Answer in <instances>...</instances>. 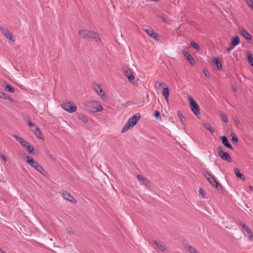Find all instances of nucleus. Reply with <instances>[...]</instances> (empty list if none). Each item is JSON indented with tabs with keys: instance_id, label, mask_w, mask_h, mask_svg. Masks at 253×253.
Here are the masks:
<instances>
[{
	"instance_id": "1",
	"label": "nucleus",
	"mask_w": 253,
	"mask_h": 253,
	"mask_svg": "<svg viewBox=\"0 0 253 253\" xmlns=\"http://www.w3.org/2000/svg\"><path fill=\"white\" fill-rule=\"evenodd\" d=\"M140 117L141 115L140 113H137L133 115L126 122L121 130V132L124 133L133 127L139 120Z\"/></svg>"
},
{
	"instance_id": "2",
	"label": "nucleus",
	"mask_w": 253,
	"mask_h": 253,
	"mask_svg": "<svg viewBox=\"0 0 253 253\" xmlns=\"http://www.w3.org/2000/svg\"><path fill=\"white\" fill-rule=\"evenodd\" d=\"M85 106L90 112L93 113L101 112L103 110V108L100 103L96 100H91L87 102L85 104Z\"/></svg>"
},
{
	"instance_id": "3",
	"label": "nucleus",
	"mask_w": 253,
	"mask_h": 253,
	"mask_svg": "<svg viewBox=\"0 0 253 253\" xmlns=\"http://www.w3.org/2000/svg\"><path fill=\"white\" fill-rule=\"evenodd\" d=\"M26 161L28 164L42 174L45 175L46 174V172L44 169L37 162L35 161L33 158L27 156Z\"/></svg>"
},
{
	"instance_id": "4",
	"label": "nucleus",
	"mask_w": 253,
	"mask_h": 253,
	"mask_svg": "<svg viewBox=\"0 0 253 253\" xmlns=\"http://www.w3.org/2000/svg\"><path fill=\"white\" fill-rule=\"evenodd\" d=\"M61 107L64 110L70 113L76 112L77 109V107L76 104L72 101H67L62 103Z\"/></svg>"
},
{
	"instance_id": "5",
	"label": "nucleus",
	"mask_w": 253,
	"mask_h": 253,
	"mask_svg": "<svg viewBox=\"0 0 253 253\" xmlns=\"http://www.w3.org/2000/svg\"><path fill=\"white\" fill-rule=\"evenodd\" d=\"M188 100L192 111L196 116L198 117L200 115V108L198 104L194 99L190 96H188Z\"/></svg>"
},
{
	"instance_id": "6",
	"label": "nucleus",
	"mask_w": 253,
	"mask_h": 253,
	"mask_svg": "<svg viewBox=\"0 0 253 253\" xmlns=\"http://www.w3.org/2000/svg\"><path fill=\"white\" fill-rule=\"evenodd\" d=\"M204 175L207 180L214 187L218 189L219 187H221V186L219 184V183L215 180L214 177L209 172L205 171L204 173Z\"/></svg>"
},
{
	"instance_id": "7",
	"label": "nucleus",
	"mask_w": 253,
	"mask_h": 253,
	"mask_svg": "<svg viewBox=\"0 0 253 253\" xmlns=\"http://www.w3.org/2000/svg\"><path fill=\"white\" fill-rule=\"evenodd\" d=\"M123 73L125 76L128 79V81L131 83H134L135 79L134 75L133 73L132 70L129 68L124 69Z\"/></svg>"
},
{
	"instance_id": "8",
	"label": "nucleus",
	"mask_w": 253,
	"mask_h": 253,
	"mask_svg": "<svg viewBox=\"0 0 253 253\" xmlns=\"http://www.w3.org/2000/svg\"><path fill=\"white\" fill-rule=\"evenodd\" d=\"M217 151L219 156L222 160L228 162H231L232 160L230 156L227 152H224L221 147L217 148Z\"/></svg>"
},
{
	"instance_id": "9",
	"label": "nucleus",
	"mask_w": 253,
	"mask_h": 253,
	"mask_svg": "<svg viewBox=\"0 0 253 253\" xmlns=\"http://www.w3.org/2000/svg\"><path fill=\"white\" fill-rule=\"evenodd\" d=\"M0 29L3 35L7 39L12 42L14 41L13 39L12 34L9 32V31L7 29L3 27H0Z\"/></svg>"
},
{
	"instance_id": "10",
	"label": "nucleus",
	"mask_w": 253,
	"mask_h": 253,
	"mask_svg": "<svg viewBox=\"0 0 253 253\" xmlns=\"http://www.w3.org/2000/svg\"><path fill=\"white\" fill-rule=\"evenodd\" d=\"M93 88L96 92L100 95L102 98H105L106 97L105 93L102 90L100 85L97 84H93Z\"/></svg>"
},
{
	"instance_id": "11",
	"label": "nucleus",
	"mask_w": 253,
	"mask_h": 253,
	"mask_svg": "<svg viewBox=\"0 0 253 253\" xmlns=\"http://www.w3.org/2000/svg\"><path fill=\"white\" fill-rule=\"evenodd\" d=\"M62 196L65 199L73 204H75L77 202L76 200L67 191L63 192Z\"/></svg>"
},
{
	"instance_id": "12",
	"label": "nucleus",
	"mask_w": 253,
	"mask_h": 253,
	"mask_svg": "<svg viewBox=\"0 0 253 253\" xmlns=\"http://www.w3.org/2000/svg\"><path fill=\"white\" fill-rule=\"evenodd\" d=\"M240 225L243 228L245 231L246 232L247 235L248 236L249 239L251 240H253V234L252 232V231L250 230V229L245 225L243 222L240 223Z\"/></svg>"
},
{
	"instance_id": "13",
	"label": "nucleus",
	"mask_w": 253,
	"mask_h": 253,
	"mask_svg": "<svg viewBox=\"0 0 253 253\" xmlns=\"http://www.w3.org/2000/svg\"><path fill=\"white\" fill-rule=\"evenodd\" d=\"M137 178L141 185H144L146 188L149 187V181L141 175H137Z\"/></svg>"
},
{
	"instance_id": "14",
	"label": "nucleus",
	"mask_w": 253,
	"mask_h": 253,
	"mask_svg": "<svg viewBox=\"0 0 253 253\" xmlns=\"http://www.w3.org/2000/svg\"><path fill=\"white\" fill-rule=\"evenodd\" d=\"M90 33L91 31L86 30H81L79 32V36L84 39L89 38Z\"/></svg>"
},
{
	"instance_id": "15",
	"label": "nucleus",
	"mask_w": 253,
	"mask_h": 253,
	"mask_svg": "<svg viewBox=\"0 0 253 253\" xmlns=\"http://www.w3.org/2000/svg\"><path fill=\"white\" fill-rule=\"evenodd\" d=\"M182 52L183 55L187 59L189 63L192 65H194L195 63V62L193 58L192 57V56L185 50H182Z\"/></svg>"
},
{
	"instance_id": "16",
	"label": "nucleus",
	"mask_w": 253,
	"mask_h": 253,
	"mask_svg": "<svg viewBox=\"0 0 253 253\" xmlns=\"http://www.w3.org/2000/svg\"><path fill=\"white\" fill-rule=\"evenodd\" d=\"M144 31L151 38L155 40H158V35L152 29H146L144 30Z\"/></svg>"
},
{
	"instance_id": "17",
	"label": "nucleus",
	"mask_w": 253,
	"mask_h": 253,
	"mask_svg": "<svg viewBox=\"0 0 253 253\" xmlns=\"http://www.w3.org/2000/svg\"><path fill=\"white\" fill-rule=\"evenodd\" d=\"M13 136L16 139L17 141H18L20 144L23 147H25L26 145L29 143L27 141H26L24 139L21 138V137L16 135H13Z\"/></svg>"
},
{
	"instance_id": "18",
	"label": "nucleus",
	"mask_w": 253,
	"mask_h": 253,
	"mask_svg": "<svg viewBox=\"0 0 253 253\" xmlns=\"http://www.w3.org/2000/svg\"><path fill=\"white\" fill-rule=\"evenodd\" d=\"M240 32L243 36V37L247 40H251V35L244 29H241L240 30Z\"/></svg>"
},
{
	"instance_id": "19",
	"label": "nucleus",
	"mask_w": 253,
	"mask_h": 253,
	"mask_svg": "<svg viewBox=\"0 0 253 253\" xmlns=\"http://www.w3.org/2000/svg\"><path fill=\"white\" fill-rule=\"evenodd\" d=\"M222 144L226 147L232 149L233 148L231 144L229 143V141L225 136H222L221 137Z\"/></svg>"
},
{
	"instance_id": "20",
	"label": "nucleus",
	"mask_w": 253,
	"mask_h": 253,
	"mask_svg": "<svg viewBox=\"0 0 253 253\" xmlns=\"http://www.w3.org/2000/svg\"><path fill=\"white\" fill-rule=\"evenodd\" d=\"M90 39H91L92 40H94L95 42H98L99 41H100V38L99 37V36L98 34L94 32H91L89 38Z\"/></svg>"
},
{
	"instance_id": "21",
	"label": "nucleus",
	"mask_w": 253,
	"mask_h": 253,
	"mask_svg": "<svg viewBox=\"0 0 253 253\" xmlns=\"http://www.w3.org/2000/svg\"><path fill=\"white\" fill-rule=\"evenodd\" d=\"M213 63L214 67L218 70H221L222 69V64L219 60L217 58H214L213 59Z\"/></svg>"
},
{
	"instance_id": "22",
	"label": "nucleus",
	"mask_w": 253,
	"mask_h": 253,
	"mask_svg": "<svg viewBox=\"0 0 253 253\" xmlns=\"http://www.w3.org/2000/svg\"><path fill=\"white\" fill-rule=\"evenodd\" d=\"M32 130L37 137L41 139L42 138V133L40 130V128L37 126L35 128L32 129Z\"/></svg>"
},
{
	"instance_id": "23",
	"label": "nucleus",
	"mask_w": 253,
	"mask_h": 253,
	"mask_svg": "<svg viewBox=\"0 0 253 253\" xmlns=\"http://www.w3.org/2000/svg\"><path fill=\"white\" fill-rule=\"evenodd\" d=\"M78 119L84 123H86L88 122V117L83 114H78Z\"/></svg>"
},
{
	"instance_id": "24",
	"label": "nucleus",
	"mask_w": 253,
	"mask_h": 253,
	"mask_svg": "<svg viewBox=\"0 0 253 253\" xmlns=\"http://www.w3.org/2000/svg\"><path fill=\"white\" fill-rule=\"evenodd\" d=\"M240 42V41L239 38L238 36L235 37L231 41V46L232 47H235L239 44Z\"/></svg>"
},
{
	"instance_id": "25",
	"label": "nucleus",
	"mask_w": 253,
	"mask_h": 253,
	"mask_svg": "<svg viewBox=\"0 0 253 253\" xmlns=\"http://www.w3.org/2000/svg\"><path fill=\"white\" fill-rule=\"evenodd\" d=\"M177 115L179 118V119L182 125H185L186 124V119L185 117L183 116L182 113L180 111H178L177 113Z\"/></svg>"
},
{
	"instance_id": "26",
	"label": "nucleus",
	"mask_w": 253,
	"mask_h": 253,
	"mask_svg": "<svg viewBox=\"0 0 253 253\" xmlns=\"http://www.w3.org/2000/svg\"><path fill=\"white\" fill-rule=\"evenodd\" d=\"M203 125L205 127V128H206L208 130H209L211 133H213L214 130L211 127V125L209 123H206V122H204V123H203Z\"/></svg>"
},
{
	"instance_id": "27",
	"label": "nucleus",
	"mask_w": 253,
	"mask_h": 253,
	"mask_svg": "<svg viewBox=\"0 0 253 253\" xmlns=\"http://www.w3.org/2000/svg\"><path fill=\"white\" fill-rule=\"evenodd\" d=\"M234 173H235L236 175L238 177L242 179H245V176L240 172V170L238 169H237V168L234 169Z\"/></svg>"
},
{
	"instance_id": "28",
	"label": "nucleus",
	"mask_w": 253,
	"mask_h": 253,
	"mask_svg": "<svg viewBox=\"0 0 253 253\" xmlns=\"http://www.w3.org/2000/svg\"><path fill=\"white\" fill-rule=\"evenodd\" d=\"M155 244L161 251L165 252L166 251V248L160 243L157 241H155Z\"/></svg>"
},
{
	"instance_id": "29",
	"label": "nucleus",
	"mask_w": 253,
	"mask_h": 253,
	"mask_svg": "<svg viewBox=\"0 0 253 253\" xmlns=\"http://www.w3.org/2000/svg\"><path fill=\"white\" fill-rule=\"evenodd\" d=\"M163 94L166 99H168L169 96V89L168 87H165L164 88Z\"/></svg>"
},
{
	"instance_id": "30",
	"label": "nucleus",
	"mask_w": 253,
	"mask_h": 253,
	"mask_svg": "<svg viewBox=\"0 0 253 253\" xmlns=\"http://www.w3.org/2000/svg\"><path fill=\"white\" fill-rule=\"evenodd\" d=\"M25 148L26 149V150L30 153H33L34 148L33 146L31 145L29 143L26 145V146L25 147Z\"/></svg>"
},
{
	"instance_id": "31",
	"label": "nucleus",
	"mask_w": 253,
	"mask_h": 253,
	"mask_svg": "<svg viewBox=\"0 0 253 253\" xmlns=\"http://www.w3.org/2000/svg\"><path fill=\"white\" fill-rule=\"evenodd\" d=\"M231 136L232 142L235 144L237 143L238 141V139L236 135L234 133H232L231 134Z\"/></svg>"
},
{
	"instance_id": "32",
	"label": "nucleus",
	"mask_w": 253,
	"mask_h": 253,
	"mask_svg": "<svg viewBox=\"0 0 253 253\" xmlns=\"http://www.w3.org/2000/svg\"><path fill=\"white\" fill-rule=\"evenodd\" d=\"M199 196L202 198L205 199L206 198V193L204 190L200 188L199 190Z\"/></svg>"
},
{
	"instance_id": "33",
	"label": "nucleus",
	"mask_w": 253,
	"mask_h": 253,
	"mask_svg": "<svg viewBox=\"0 0 253 253\" xmlns=\"http://www.w3.org/2000/svg\"><path fill=\"white\" fill-rule=\"evenodd\" d=\"M248 60L251 65L253 67V57L251 53H248Z\"/></svg>"
},
{
	"instance_id": "34",
	"label": "nucleus",
	"mask_w": 253,
	"mask_h": 253,
	"mask_svg": "<svg viewBox=\"0 0 253 253\" xmlns=\"http://www.w3.org/2000/svg\"><path fill=\"white\" fill-rule=\"evenodd\" d=\"M5 89L10 92L13 93L15 91V89L12 88L10 85L7 84L5 87Z\"/></svg>"
},
{
	"instance_id": "35",
	"label": "nucleus",
	"mask_w": 253,
	"mask_h": 253,
	"mask_svg": "<svg viewBox=\"0 0 253 253\" xmlns=\"http://www.w3.org/2000/svg\"><path fill=\"white\" fill-rule=\"evenodd\" d=\"M187 249L191 253H198L195 248L192 246H188Z\"/></svg>"
},
{
	"instance_id": "36",
	"label": "nucleus",
	"mask_w": 253,
	"mask_h": 253,
	"mask_svg": "<svg viewBox=\"0 0 253 253\" xmlns=\"http://www.w3.org/2000/svg\"><path fill=\"white\" fill-rule=\"evenodd\" d=\"M246 3L253 10V1L252 0H246Z\"/></svg>"
},
{
	"instance_id": "37",
	"label": "nucleus",
	"mask_w": 253,
	"mask_h": 253,
	"mask_svg": "<svg viewBox=\"0 0 253 253\" xmlns=\"http://www.w3.org/2000/svg\"><path fill=\"white\" fill-rule=\"evenodd\" d=\"M154 116L159 120H160V121L162 120V119H161V116H160V113L159 111H156L155 112V113H154Z\"/></svg>"
},
{
	"instance_id": "38",
	"label": "nucleus",
	"mask_w": 253,
	"mask_h": 253,
	"mask_svg": "<svg viewBox=\"0 0 253 253\" xmlns=\"http://www.w3.org/2000/svg\"><path fill=\"white\" fill-rule=\"evenodd\" d=\"M163 84L160 82L157 81L155 82V87L156 88H160Z\"/></svg>"
},
{
	"instance_id": "39",
	"label": "nucleus",
	"mask_w": 253,
	"mask_h": 253,
	"mask_svg": "<svg viewBox=\"0 0 253 253\" xmlns=\"http://www.w3.org/2000/svg\"><path fill=\"white\" fill-rule=\"evenodd\" d=\"M191 45L196 50H199L200 49V47L197 43L192 42H191Z\"/></svg>"
},
{
	"instance_id": "40",
	"label": "nucleus",
	"mask_w": 253,
	"mask_h": 253,
	"mask_svg": "<svg viewBox=\"0 0 253 253\" xmlns=\"http://www.w3.org/2000/svg\"><path fill=\"white\" fill-rule=\"evenodd\" d=\"M28 125L32 129L35 128L37 126L35 124L32 123L31 121H29L28 122Z\"/></svg>"
},
{
	"instance_id": "41",
	"label": "nucleus",
	"mask_w": 253,
	"mask_h": 253,
	"mask_svg": "<svg viewBox=\"0 0 253 253\" xmlns=\"http://www.w3.org/2000/svg\"><path fill=\"white\" fill-rule=\"evenodd\" d=\"M3 99H7L11 102L14 101L13 99L6 94H5Z\"/></svg>"
},
{
	"instance_id": "42",
	"label": "nucleus",
	"mask_w": 253,
	"mask_h": 253,
	"mask_svg": "<svg viewBox=\"0 0 253 253\" xmlns=\"http://www.w3.org/2000/svg\"><path fill=\"white\" fill-rule=\"evenodd\" d=\"M220 117L221 118V119L225 122V123H227L228 122V120H227V117H226V116L223 114H220Z\"/></svg>"
},
{
	"instance_id": "43",
	"label": "nucleus",
	"mask_w": 253,
	"mask_h": 253,
	"mask_svg": "<svg viewBox=\"0 0 253 253\" xmlns=\"http://www.w3.org/2000/svg\"><path fill=\"white\" fill-rule=\"evenodd\" d=\"M0 158L4 162H6L7 161L6 157L1 153H0Z\"/></svg>"
},
{
	"instance_id": "44",
	"label": "nucleus",
	"mask_w": 253,
	"mask_h": 253,
	"mask_svg": "<svg viewBox=\"0 0 253 253\" xmlns=\"http://www.w3.org/2000/svg\"><path fill=\"white\" fill-rule=\"evenodd\" d=\"M158 17L161 19L163 22H166L167 20L165 18V17L162 16V15H159L158 16Z\"/></svg>"
},
{
	"instance_id": "45",
	"label": "nucleus",
	"mask_w": 253,
	"mask_h": 253,
	"mask_svg": "<svg viewBox=\"0 0 253 253\" xmlns=\"http://www.w3.org/2000/svg\"><path fill=\"white\" fill-rule=\"evenodd\" d=\"M5 93L0 91V98H3L5 95Z\"/></svg>"
},
{
	"instance_id": "46",
	"label": "nucleus",
	"mask_w": 253,
	"mask_h": 253,
	"mask_svg": "<svg viewBox=\"0 0 253 253\" xmlns=\"http://www.w3.org/2000/svg\"><path fill=\"white\" fill-rule=\"evenodd\" d=\"M234 48V47H232L231 45L230 47H228L227 48V51L228 52H230L231 50H232L233 49V48Z\"/></svg>"
},
{
	"instance_id": "47",
	"label": "nucleus",
	"mask_w": 253,
	"mask_h": 253,
	"mask_svg": "<svg viewBox=\"0 0 253 253\" xmlns=\"http://www.w3.org/2000/svg\"><path fill=\"white\" fill-rule=\"evenodd\" d=\"M68 234L70 236L71 235H72L74 234V233L73 231H68V232H67Z\"/></svg>"
},
{
	"instance_id": "48",
	"label": "nucleus",
	"mask_w": 253,
	"mask_h": 253,
	"mask_svg": "<svg viewBox=\"0 0 253 253\" xmlns=\"http://www.w3.org/2000/svg\"><path fill=\"white\" fill-rule=\"evenodd\" d=\"M204 73L205 74V75L207 76V74L208 73V71L207 70H205L204 71Z\"/></svg>"
},
{
	"instance_id": "49",
	"label": "nucleus",
	"mask_w": 253,
	"mask_h": 253,
	"mask_svg": "<svg viewBox=\"0 0 253 253\" xmlns=\"http://www.w3.org/2000/svg\"><path fill=\"white\" fill-rule=\"evenodd\" d=\"M0 253H6L5 252L3 251L0 248Z\"/></svg>"
},
{
	"instance_id": "50",
	"label": "nucleus",
	"mask_w": 253,
	"mask_h": 253,
	"mask_svg": "<svg viewBox=\"0 0 253 253\" xmlns=\"http://www.w3.org/2000/svg\"><path fill=\"white\" fill-rule=\"evenodd\" d=\"M249 188L251 190L253 191V187L252 186H249Z\"/></svg>"
}]
</instances>
